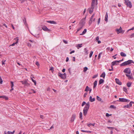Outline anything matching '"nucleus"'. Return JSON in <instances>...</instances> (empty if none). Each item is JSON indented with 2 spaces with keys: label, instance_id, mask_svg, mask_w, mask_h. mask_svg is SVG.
Listing matches in <instances>:
<instances>
[{
  "label": "nucleus",
  "instance_id": "1",
  "mask_svg": "<svg viewBox=\"0 0 134 134\" xmlns=\"http://www.w3.org/2000/svg\"><path fill=\"white\" fill-rule=\"evenodd\" d=\"M89 107L90 103L89 102H88L85 105L83 110V113L84 115L85 116L87 114L88 111L89 109Z\"/></svg>",
  "mask_w": 134,
  "mask_h": 134
},
{
  "label": "nucleus",
  "instance_id": "2",
  "mask_svg": "<svg viewBox=\"0 0 134 134\" xmlns=\"http://www.w3.org/2000/svg\"><path fill=\"white\" fill-rule=\"evenodd\" d=\"M132 63H134V62L132 60H129L121 64L120 65L121 66H125Z\"/></svg>",
  "mask_w": 134,
  "mask_h": 134
},
{
  "label": "nucleus",
  "instance_id": "3",
  "mask_svg": "<svg viewBox=\"0 0 134 134\" xmlns=\"http://www.w3.org/2000/svg\"><path fill=\"white\" fill-rule=\"evenodd\" d=\"M125 4L127 5V7L131 8L132 7V5L131 2L128 0H125Z\"/></svg>",
  "mask_w": 134,
  "mask_h": 134
},
{
  "label": "nucleus",
  "instance_id": "4",
  "mask_svg": "<svg viewBox=\"0 0 134 134\" xmlns=\"http://www.w3.org/2000/svg\"><path fill=\"white\" fill-rule=\"evenodd\" d=\"M28 79H26L24 81H20L24 85L26 86H30V84L27 82Z\"/></svg>",
  "mask_w": 134,
  "mask_h": 134
},
{
  "label": "nucleus",
  "instance_id": "5",
  "mask_svg": "<svg viewBox=\"0 0 134 134\" xmlns=\"http://www.w3.org/2000/svg\"><path fill=\"white\" fill-rule=\"evenodd\" d=\"M58 75L62 79H65L66 78V74L65 73L62 74L60 73H59Z\"/></svg>",
  "mask_w": 134,
  "mask_h": 134
},
{
  "label": "nucleus",
  "instance_id": "6",
  "mask_svg": "<svg viewBox=\"0 0 134 134\" xmlns=\"http://www.w3.org/2000/svg\"><path fill=\"white\" fill-rule=\"evenodd\" d=\"M86 17L84 18L80 22V26H81L83 27L85 24V20Z\"/></svg>",
  "mask_w": 134,
  "mask_h": 134
},
{
  "label": "nucleus",
  "instance_id": "7",
  "mask_svg": "<svg viewBox=\"0 0 134 134\" xmlns=\"http://www.w3.org/2000/svg\"><path fill=\"white\" fill-rule=\"evenodd\" d=\"M119 101L122 102H129L130 101V100L124 98H119Z\"/></svg>",
  "mask_w": 134,
  "mask_h": 134
},
{
  "label": "nucleus",
  "instance_id": "8",
  "mask_svg": "<svg viewBox=\"0 0 134 134\" xmlns=\"http://www.w3.org/2000/svg\"><path fill=\"white\" fill-rule=\"evenodd\" d=\"M123 72L124 73L130 74L131 73L130 69L129 68H126L124 70Z\"/></svg>",
  "mask_w": 134,
  "mask_h": 134
},
{
  "label": "nucleus",
  "instance_id": "9",
  "mask_svg": "<svg viewBox=\"0 0 134 134\" xmlns=\"http://www.w3.org/2000/svg\"><path fill=\"white\" fill-rule=\"evenodd\" d=\"M94 7L95 6L91 5V8L88 9H89V13L90 14H91L93 12Z\"/></svg>",
  "mask_w": 134,
  "mask_h": 134
},
{
  "label": "nucleus",
  "instance_id": "10",
  "mask_svg": "<svg viewBox=\"0 0 134 134\" xmlns=\"http://www.w3.org/2000/svg\"><path fill=\"white\" fill-rule=\"evenodd\" d=\"M97 4V0H92L91 4L95 6Z\"/></svg>",
  "mask_w": 134,
  "mask_h": 134
},
{
  "label": "nucleus",
  "instance_id": "11",
  "mask_svg": "<svg viewBox=\"0 0 134 134\" xmlns=\"http://www.w3.org/2000/svg\"><path fill=\"white\" fill-rule=\"evenodd\" d=\"M75 117L76 115L75 114H73L72 115L71 119L70 120V121L71 122H72L74 121V120L75 118Z\"/></svg>",
  "mask_w": 134,
  "mask_h": 134
},
{
  "label": "nucleus",
  "instance_id": "12",
  "mask_svg": "<svg viewBox=\"0 0 134 134\" xmlns=\"http://www.w3.org/2000/svg\"><path fill=\"white\" fill-rule=\"evenodd\" d=\"M122 60H120L119 61H115L113 62H112L111 64H112V66H113L115 65H117V63H119L120 62H121L122 61Z\"/></svg>",
  "mask_w": 134,
  "mask_h": 134
},
{
  "label": "nucleus",
  "instance_id": "13",
  "mask_svg": "<svg viewBox=\"0 0 134 134\" xmlns=\"http://www.w3.org/2000/svg\"><path fill=\"white\" fill-rule=\"evenodd\" d=\"M42 29L44 31H49L50 30L48 29L46 26H44L42 27Z\"/></svg>",
  "mask_w": 134,
  "mask_h": 134
},
{
  "label": "nucleus",
  "instance_id": "14",
  "mask_svg": "<svg viewBox=\"0 0 134 134\" xmlns=\"http://www.w3.org/2000/svg\"><path fill=\"white\" fill-rule=\"evenodd\" d=\"M115 80L117 83L120 85H121V83L119 79L116 78L115 79Z\"/></svg>",
  "mask_w": 134,
  "mask_h": 134
},
{
  "label": "nucleus",
  "instance_id": "15",
  "mask_svg": "<svg viewBox=\"0 0 134 134\" xmlns=\"http://www.w3.org/2000/svg\"><path fill=\"white\" fill-rule=\"evenodd\" d=\"M91 89L88 86H87L85 90V91L86 92H87L88 91H89L90 92V93L91 92Z\"/></svg>",
  "mask_w": 134,
  "mask_h": 134
},
{
  "label": "nucleus",
  "instance_id": "16",
  "mask_svg": "<svg viewBox=\"0 0 134 134\" xmlns=\"http://www.w3.org/2000/svg\"><path fill=\"white\" fill-rule=\"evenodd\" d=\"M95 99L94 98H92V97L91 96H90L89 98V100L90 102H92L95 101Z\"/></svg>",
  "mask_w": 134,
  "mask_h": 134
},
{
  "label": "nucleus",
  "instance_id": "17",
  "mask_svg": "<svg viewBox=\"0 0 134 134\" xmlns=\"http://www.w3.org/2000/svg\"><path fill=\"white\" fill-rule=\"evenodd\" d=\"M121 28V27H120V28L116 30V31L118 34H119V33H121L122 32Z\"/></svg>",
  "mask_w": 134,
  "mask_h": 134
},
{
  "label": "nucleus",
  "instance_id": "18",
  "mask_svg": "<svg viewBox=\"0 0 134 134\" xmlns=\"http://www.w3.org/2000/svg\"><path fill=\"white\" fill-rule=\"evenodd\" d=\"M47 22L52 24H57L54 21H47Z\"/></svg>",
  "mask_w": 134,
  "mask_h": 134
},
{
  "label": "nucleus",
  "instance_id": "19",
  "mask_svg": "<svg viewBox=\"0 0 134 134\" xmlns=\"http://www.w3.org/2000/svg\"><path fill=\"white\" fill-rule=\"evenodd\" d=\"M88 50L87 49V48H85L84 49V52L85 55H87L88 54Z\"/></svg>",
  "mask_w": 134,
  "mask_h": 134
},
{
  "label": "nucleus",
  "instance_id": "20",
  "mask_svg": "<svg viewBox=\"0 0 134 134\" xmlns=\"http://www.w3.org/2000/svg\"><path fill=\"white\" fill-rule=\"evenodd\" d=\"M15 39V40H16V42L15 43H14L13 44H12L11 45V46H14L15 45V44H16L18 43V38H16Z\"/></svg>",
  "mask_w": 134,
  "mask_h": 134
},
{
  "label": "nucleus",
  "instance_id": "21",
  "mask_svg": "<svg viewBox=\"0 0 134 134\" xmlns=\"http://www.w3.org/2000/svg\"><path fill=\"white\" fill-rule=\"evenodd\" d=\"M126 75L129 79H131L133 78L132 77V76L131 75H128L127 74H126Z\"/></svg>",
  "mask_w": 134,
  "mask_h": 134
},
{
  "label": "nucleus",
  "instance_id": "22",
  "mask_svg": "<svg viewBox=\"0 0 134 134\" xmlns=\"http://www.w3.org/2000/svg\"><path fill=\"white\" fill-rule=\"evenodd\" d=\"M108 13L107 12H106V14L105 16V20L106 22H107L108 21Z\"/></svg>",
  "mask_w": 134,
  "mask_h": 134
},
{
  "label": "nucleus",
  "instance_id": "23",
  "mask_svg": "<svg viewBox=\"0 0 134 134\" xmlns=\"http://www.w3.org/2000/svg\"><path fill=\"white\" fill-rule=\"evenodd\" d=\"M120 54L121 55L122 57H126V54L124 53L123 52H122L120 53Z\"/></svg>",
  "mask_w": 134,
  "mask_h": 134
},
{
  "label": "nucleus",
  "instance_id": "24",
  "mask_svg": "<svg viewBox=\"0 0 134 134\" xmlns=\"http://www.w3.org/2000/svg\"><path fill=\"white\" fill-rule=\"evenodd\" d=\"M82 46V44H77L76 47L78 49H79V48H81Z\"/></svg>",
  "mask_w": 134,
  "mask_h": 134
},
{
  "label": "nucleus",
  "instance_id": "25",
  "mask_svg": "<svg viewBox=\"0 0 134 134\" xmlns=\"http://www.w3.org/2000/svg\"><path fill=\"white\" fill-rule=\"evenodd\" d=\"M97 81H95L93 83V88H94L95 87H96V86H97Z\"/></svg>",
  "mask_w": 134,
  "mask_h": 134
},
{
  "label": "nucleus",
  "instance_id": "26",
  "mask_svg": "<svg viewBox=\"0 0 134 134\" xmlns=\"http://www.w3.org/2000/svg\"><path fill=\"white\" fill-rule=\"evenodd\" d=\"M105 76V73L104 72H103L100 76L101 77H103L104 78Z\"/></svg>",
  "mask_w": 134,
  "mask_h": 134
},
{
  "label": "nucleus",
  "instance_id": "27",
  "mask_svg": "<svg viewBox=\"0 0 134 134\" xmlns=\"http://www.w3.org/2000/svg\"><path fill=\"white\" fill-rule=\"evenodd\" d=\"M86 31H87L86 29H84L83 31L82 32V34H81L80 35H83L86 32Z\"/></svg>",
  "mask_w": 134,
  "mask_h": 134
},
{
  "label": "nucleus",
  "instance_id": "28",
  "mask_svg": "<svg viewBox=\"0 0 134 134\" xmlns=\"http://www.w3.org/2000/svg\"><path fill=\"white\" fill-rule=\"evenodd\" d=\"M104 82V80H103L102 79H100L99 81V84H101L103 83Z\"/></svg>",
  "mask_w": 134,
  "mask_h": 134
},
{
  "label": "nucleus",
  "instance_id": "29",
  "mask_svg": "<svg viewBox=\"0 0 134 134\" xmlns=\"http://www.w3.org/2000/svg\"><path fill=\"white\" fill-rule=\"evenodd\" d=\"M97 99L99 101H101L102 100V99L98 96H97Z\"/></svg>",
  "mask_w": 134,
  "mask_h": 134
},
{
  "label": "nucleus",
  "instance_id": "30",
  "mask_svg": "<svg viewBox=\"0 0 134 134\" xmlns=\"http://www.w3.org/2000/svg\"><path fill=\"white\" fill-rule=\"evenodd\" d=\"M79 118L81 119H82V113L81 112H80L79 114Z\"/></svg>",
  "mask_w": 134,
  "mask_h": 134
},
{
  "label": "nucleus",
  "instance_id": "31",
  "mask_svg": "<svg viewBox=\"0 0 134 134\" xmlns=\"http://www.w3.org/2000/svg\"><path fill=\"white\" fill-rule=\"evenodd\" d=\"M15 132V131L14 130L13 132H11L10 131H8L7 132L8 134H14Z\"/></svg>",
  "mask_w": 134,
  "mask_h": 134
},
{
  "label": "nucleus",
  "instance_id": "32",
  "mask_svg": "<svg viewBox=\"0 0 134 134\" xmlns=\"http://www.w3.org/2000/svg\"><path fill=\"white\" fill-rule=\"evenodd\" d=\"M31 78L32 81L34 83V85H36V81L34 80L32 77H31Z\"/></svg>",
  "mask_w": 134,
  "mask_h": 134
},
{
  "label": "nucleus",
  "instance_id": "33",
  "mask_svg": "<svg viewBox=\"0 0 134 134\" xmlns=\"http://www.w3.org/2000/svg\"><path fill=\"white\" fill-rule=\"evenodd\" d=\"M131 82H128L127 83V85L128 87H130L131 86Z\"/></svg>",
  "mask_w": 134,
  "mask_h": 134
},
{
  "label": "nucleus",
  "instance_id": "34",
  "mask_svg": "<svg viewBox=\"0 0 134 134\" xmlns=\"http://www.w3.org/2000/svg\"><path fill=\"white\" fill-rule=\"evenodd\" d=\"M131 106H130V103H129V104H127V105H125L124 106V107L125 108H130V107H131Z\"/></svg>",
  "mask_w": 134,
  "mask_h": 134
},
{
  "label": "nucleus",
  "instance_id": "35",
  "mask_svg": "<svg viewBox=\"0 0 134 134\" xmlns=\"http://www.w3.org/2000/svg\"><path fill=\"white\" fill-rule=\"evenodd\" d=\"M83 27L81 26H80V27L77 29V31H78L80 30Z\"/></svg>",
  "mask_w": 134,
  "mask_h": 134
},
{
  "label": "nucleus",
  "instance_id": "36",
  "mask_svg": "<svg viewBox=\"0 0 134 134\" xmlns=\"http://www.w3.org/2000/svg\"><path fill=\"white\" fill-rule=\"evenodd\" d=\"M88 69V68L87 67H85L84 68L83 71L84 72H85Z\"/></svg>",
  "mask_w": 134,
  "mask_h": 134
},
{
  "label": "nucleus",
  "instance_id": "37",
  "mask_svg": "<svg viewBox=\"0 0 134 134\" xmlns=\"http://www.w3.org/2000/svg\"><path fill=\"white\" fill-rule=\"evenodd\" d=\"M102 54V52H101L99 54H98V59H99L100 58V55Z\"/></svg>",
  "mask_w": 134,
  "mask_h": 134
},
{
  "label": "nucleus",
  "instance_id": "38",
  "mask_svg": "<svg viewBox=\"0 0 134 134\" xmlns=\"http://www.w3.org/2000/svg\"><path fill=\"white\" fill-rule=\"evenodd\" d=\"M110 108H114V109L116 108V107H115L114 105H111L110 107Z\"/></svg>",
  "mask_w": 134,
  "mask_h": 134
},
{
  "label": "nucleus",
  "instance_id": "39",
  "mask_svg": "<svg viewBox=\"0 0 134 134\" xmlns=\"http://www.w3.org/2000/svg\"><path fill=\"white\" fill-rule=\"evenodd\" d=\"M92 19H90L89 21V24L90 25L92 23Z\"/></svg>",
  "mask_w": 134,
  "mask_h": 134
},
{
  "label": "nucleus",
  "instance_id": "40",
  "mask_svg": "<svg viewBox=\"0 0 134 134\" xmlns=\"http://www.w3.org/2000/svg\"><path fill=\"white\" fill-rule=\"evenodd\" d=\"M123 89L124 91H125L126 93L127 92V90L126 88H125V87H124L123 88Z\"/></svg>",
  "mask_w": 134,
  "mask_h": 134
},
{
  "label": "nucleus",
  "instance_id": "41",
  "mask_svg": "<svg viewBox=\"0 0 134 134\" xmlns=\"http://www.w3.org/2000/svg\"><path fill=\"white\" fill-rule=\"evenodd\" d=\"M93 51H91L90 54V55H89V57L90 58H91L92 55L93 54Z\"/></svg>",
  "mask_w": 134,
  "mask_h": 134
},
{
  "label": "nucleus",
  "instance_id": "42",
  "mask_svg": "<svg viewBox=\"0 0 134 134\" xmlns=\"http://www.w3.org/2000/svg\"><path fill=\"white\" fill-rule=\"evenodd\" d=\"M86 104L87 103H86L84 101L82 103V105H81V106L82 107H83L85 104H86Z\"/></svg>",
  "mask_w": 134,
  "mask_h": 134
},
{
  "label": "nucleus",
  "instance_id": "43",
  "mask_svg": "<svg viewBox=\"0 0 134 134\" xmlns=\"http://www.w3.org/2000/svg\"><path fill=\"white\" fill-rule=\"evenodd\" d=\"M11 84V87H13L14 86V83L13 82L11 81L10 82Z\"/></svg>",
  "mask_w": 134,
  "mask_h": 134
},
{
  "label": "nucleus",
  "instance_id": "44",
  "mask_svg": "<svg viewBox=\"0 0 134 134\" xmlns=\"http://www.w3.org/2000/svg\"><path fill=\"white\" fill-rule=\"evenodd\" d=\"M50 70H51L52 72H53L54 71L53 68V67H51L49 69Z\"/></svg>",
  "mask_w": 134,
  "mask_h": 134
},
{
  "label": "nucleus",
  "instance_id": "45",
  "mask_svg": "<svg viewBox=\"0 0 134 134\" xmlns=\"http://www.w3.org/2000/svg\"><path fill=\"white\" fill-rule=\"evenodd\" d=\"M3 98L5 99L6 100H7L8 99V98L7 97L4 96H3Z\"/></svg>",
  "mask_w": 134,
  "mask_h": 134
},
{
  "label": "nucleus",
  "instance_id": "46",
  "mask_svg": "<svg viewBox=\"0 0 134 134\" xmlns=\"http://www.w3.org/2000/svg\"><path fill=\"white\" fill-rule=\"evenodd\" d=\"M3 82V81L2 79L1 78V76H0V83L2 84Z\"/></svg>",
  "mask_w": 134,
  "mask_h": 134
},
{
  "label": "nucleus",
  "instance_id": "47",
  "mask_svg": "<svg viewBox=\"0 0 134 134\" xmlns=\"http://www.w3.org/2000/svg\"><path fill=\"white\" fill-rule=\"evenodd\" d=\"M134 29V26L133 27H132V28L131 29H130L129 30H127V32H128L129 31H130V30H133Z\"/></svg>",
  "mask_w": 134,
  "mask_h": 134
},
{
  "label": "nucleus",
  "instance_id": "48",
  "mask_svg": "<svg viewBox=\"0 0 134 134\" xmlns=\"http://www.w3.org/2000/svg\"><path fill=\"white\" fill-rule=\"evenodd\" d=\"M97 76H98L97 74L94 75L93 76L92 78L94 79Z\"/></svg>",
  "mask_w": 134,
  "mask_h": 134
},
{
  "label": "nucleus",
  "instance_id": "49",
  "mask_svg": "<svg viewBox=\"0 0 134 134\" xmlns=\"http://www.w3.org/2000/svg\"><path fill=\"white\" fill-rule=\"evenodd\" d=\"M111 114L110 115L108 114V113H107L106 114V116L107 117H109V116H111Z\"/></svg>",
  "mask_w": 134,
  "mask_h": 134
},
{
  "label": "nucleus",
  "instance_id": "50",
  "mask_svg": "<svg viewBox=\"0 0 134 134\" xmlns=\"http://www.w3.org/2000/svg\"><path fill=\"white\" fill-rule=\"evenodd\" d=\"M100 18H99L98 19V25H99V24L100 21Z\"/></svg>",
  "mask_w": 134,
  "mask_h": 134
},
{
  "label": "nucleus",
  "instance_id": "51",
  "mask_svg": "<svg viewBox=\"0 0 134 134\" xmlns=\"http://www.w3.org/2000/svg\"><path fill=\"white\" fill-rule=\"evenodd\" d=\"M94 15V14L91 16V18H90V19H93V18Z\"/></svg>",
  "mask_w": 134,
  "mask_h": 134
},
{
  "label": "nucleus",
  "instance_id": "52",
  "mask_svg": "<svg viewBox=\"0 0 134 134\" xmlns=\"http://www.w3.org/2000/svg\"><path fill=\"white\" fill-rule=\"evenodd\" d=\"M5 61V60L4 61L3 60L2 61V64L3 65L5 64L4 62Z\"/></svg>",
  "mask_w": 134,
  "mask_h": 134
},
{
  "label": "nucleus",
  "instance_id": "53",
  "mask_svg": "<svg viewBox=\"0 0 134 134\" xmlns=\"http://www.w3.org/2000/svg\"><path fill=\"white\" fill-rule=\"evenodd\" d=\"M134 37V33L132 34L131 35L130 37L131 38Z\"/></svg>",
  "mask_w": 134,
  "mask_h": 134
},
{
  "label": "nucleus",
  "instance_id": "54",
  "mask_svg": "<svg viewBox=\"0 0 134 134\" xmlns=\"http://www.w3.org/2000/svg\"><path fill=\"white\" fill-rule=\"evenodd\" d=\"M40 118H41L42 119H44V117L42 115H40Z\"/></svg>",
  "mask_w": 134,
  "mask_h": 134
},
{
  "label": "nucleus",
  "instance_id": "55",
  "mask_svg": "<svg viewBox=\"0 0 134 134\" xmlns=\"http://www.w3.org/2000/svg\"><path fill=\"white\" fill-rule=\"evenodd\" d=\"M132 103H134V102H130V106H132Z\"/></svg>",
  "mask_w": 134,
  "mask_h": 134
},
{
  "label": "nucleus",
  "instance_id": "56",
  "mask_svg": "<svg viewBox=\"0 0 134 134\" xmlns=\"http://www.w3.org/2000/svg\"><path fill=\"white\" fill-rule=\"evenodd\" d=\"M27 45L29 47H31V44L30 43H27Z\"/></svg>",
  "mask_w": 134,
  "mask_h": 134
},
{
  "label": "nucleus",
  "instance_id": "57",
  "mask_svg": "<svg viewBox=\"0 0 134 134\" xmlns=\"http://www.w3.org/2000/svg\"><path fill=\"white\" fill-rule=\"evenodd\" d=\"M36 65H37V66H39V64L38 62H36Z\"/></svg>",
  "mask_w": 134,
  "mask_h": 134
},
{
  "label": "nucleus",
  "instance_id": "58",
  "mask_svg": "<svg viewBox=\"0 0 134 134\" xmlns=\"http://www.w3.org/2000/svg\"><path fill=\"white\" fill-rule=\"evenodd\" d=\"M63 42L65 43V44H67L68 43V42L67 41H66L65 40H63Z\"/></svg>",
  "mask_w": 134,
  "mask_h": 134
},
{
  "label": "nucleus",
  "instance_id": "59",
  "mask_svg": "<svg viewBox=\"0 0 134 134\" xmlns=\"http://www.w3.org/2000/svg\"><path fill=\"white\" fill-rule=\"evenodd\" d=\"M87 94V93H84V95H83V97H85Z\"/></svg>",
  "mask_w": 134,
  "mask_h": 134
},
{
  "label": "nucleus",
  "instance_id": "60",
  "mask_svg": "<svg viewBox=\"0 0 134 134\" xmlns=\"http://www.w3.org/2000/svg\"><path fill=\"white\" fill-rule=\"evenodd\" d=\"M111 69H109V71H111V70H113V67L112 66H111Z\"/></svg>",
  "mask_w": 134,
  "mask_h": 134
},
{
  "label": "nucleus",
  "instance_id": "61",
  "mask_svg": "<svg viewBox=\"0 0 134 134\" xmlns=\"http://www.w3.org/2000/svg\"><path fill=\"white\" fill-rule=\"evenodd\" d=\"M81 131L82 132H87V131H85L83 130H82Z\"/></svg>",
  "mask_w": 134,
  "mask_h": 134
},
{
  "label": "nucleus",
  "instance_id": "62",
  "mask_svg": "<svg viewBox=\"0 0 134 134\" xmlns=\"http://www.w3.org/2000/svg\"><path fill=\"white\" fill-rule=\"evenodd\" d=\"M75 52V51L74 50L72 51L70 53V54H71L72 53H74Z\"/></svg>",
  "mask_w": 134,
  "mask_h": 134
},
{
  "label": "nucleus",
  "instance_id": "63",
  "mask_svg": "<svg viewBox=\"0 0 134 134\" xmlns=\"http://www.w3.org/2000/svg\"><path fill=\"white\" fill-rule=\"evenodd\" d=\"M69 58L68 57H67L66 58V62H68L69 60Z\"/></svg>",
  "mask_w": 134,
  "mask_h": 134
},
{
  "label": "nucleus",
  "instance_id": "64",
  "mask_svg": "<svg viewBox=\"0 0 134 134\" xmlns=\"http://www.w3.org/2000/svg\"><path fill=\"white\" fill-rule=\"evenodd\" d=\"M99 39V37L98 36H97V37H96V40H98Z\"/></svg>",
  "mask_w": 134,
  "mask_h": 134
}]
</instances>
